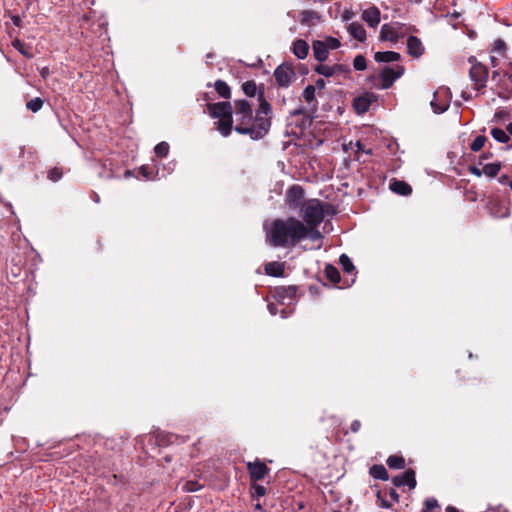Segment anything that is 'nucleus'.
Instances as JSON below:
<instances>
[{
    "instance_id": "nucleus-11",
    "label": "nucleus",
    "mask_w": 512,
    "mask_h": 512,
    "mask_svg": "<svg viewBox=\"0 0 512 512\" xmlns=\"http://www.w3.org/2000/svg\"><path fill=\"white\" fill-rule=\"evenodd\" d=\"M248 470L251 478L254 480H262L267 473V466L263 462L256 461L254 463H248Z\"/></svg>"
},
{
    "instance_id": "nucleus-48",
    "label": "nucleus",
    "mask_w": 512,
    "mask_h": 512,
    "mask_svg": "<svg viewBox=\"0 0 512 512\" xmlns=\"http://www.w3.org/2000/svg\"><path fill=\"white\" fill-rule=\"evenodd\" d=\"M268 309H269V312L273 315L276 314V306L274 304H269L268 305Z\"/></svg>"
},
{
    "instance_id": "nucleus-43",
    "label": "nucleus",
    "mask_w": 512,
    "mask_h": 512,
    "mask_svg": "<svg viewBox=\"0 0 512 512\" xmlns=\"http://www.w3.org/2000/svg\"><path fill=\"white\" fill-rule=\"evenodd\" d=\"M470 172L472 174L476 175L477 177H480V176H482V174H484L483 169L481 170L475 166L470 167Z\"/></svg>"
},
{
    "instance_id": "nucleus-32",
    "label": "nucleus",
    "mask_w": 512,
    "mask_h": 512,
    "mask_svg": "<svg viewBox=\"0 0 512 512\" xmlns=\"http://www.w3.org/2000/svg\"><path fill=\"white\" fill-rule=\"evenodd\" d=\"M316 87L308 85L303 91V98L307 103H312L315 100Z\"/></svg>"
},
{
    "instance_id": "nucleus-18",
    "label": "nucleus",
    "mask_w": 512,
    "mask_h": 512,
    "mask_svg": "<svg viewBox=\"0 0 512 512\" xmlns=\"http://www.w3.org/2000/svg\"><path fill=\"white\" fill-rule=\"evenodd\" d=\"M340 70L341 67L339 65L329 66L326 64H319L315 67V71L325 77H330Z\"/></svg>"
},
{
    "instance_id": "nucleus-29",
    "label": "nucleus",
    "mask_w": 512,
    "mask_h": 512,
    "mask_svg": "<svg viewBox=\"0 0 512 512\" xmlns=\"http://www.w3.org/2000/svg\"><path fill=\"white\" fill-rule=\"evenodd\" d=\"M325 274L331 282L337 283L340 279L339 271L331 265L326 266Z\"/></svg>"
},
{
    "instance_id": "nucleus-1",
    "label": "nucleus",
    "mask_w": 512,
    "mask_h": 512,
    "mask_svg": "<svg viewBox=\"0 0 512 512\" xmlns=\"http://www.w3.org/2000/svg\"><path fill=\"white\" fill-rule=\"evenodd\" d=\"M208 110L213 118L218 119L215 125L224 137L231 133L233 113L236 117L235 131L249 135L253 140L263 138L271 126L270 114L272 108L262 95L259 97V107L255 117L252 114V105L245 99L235 100L233 106L230 102L209 104Z\"/></svg>"
},
{
    "instance_id": "nucleus-8",
    "label": "nucleus",
    "mask_w": 512,
    "mask_h": 512,
    "mask_svg": "<svg viewBox=\"0 0 512 512\" xmlns=\"http://www.w3.org/2000/svg\"><path fill=\"white\" fill-rule=\"evenodd\" d=\"M470 77L475 84V89L480 90L485 86L487 71L481 64L473 65L470 69Z\"/></svg>"
},
{
    "instance_id": "nucleus-28",
    "label": "nucleus",
    "mask_w": 512,
    "mask_h": 512,
    "mask_svg": "<svg viewBox=\"0 0 512 512\" xmlns=\"http://www.w3.org/2000/svg\"><path fill=\"white\" fill-rule=\"evenodd\" d=\"M339 262L346 273L351 274L354 271L355 267L347 255L342 254L340 256Z\"/></svg>"
},
{
    "instance_id": "nucleus-45",
    "label": "nucleus",
    "mask_w": 512,
    "mask_h": 512,
    "mask_svg": "<svg viewBox=\"0 0 512 512\" xmlns=\"http://www.w3.org/2000/svg\"><path fill=\"white\" fill-rule=\"evenodd\" d=\"M314 87H316V89H319V90L324 89L325 81L323 79H321V78L316 80Z\"/></svg>"
},
{
    "instance_id": "nucleus-42",
    "label": "nucleus",
    "mask_w": 512,
    "mask_h": 512,
    "mask_svg": "<svg viewBox=\"0 0 512 512\" xmlns=\"http://www.w3.org/2000/svg\"><path fill=\"white\" fill-rule=\"evenodd\" d=\"M12 45H13V47H14L15 49H17V50H18L20 53H22L23 55H25V56H29V55L25 52V50H24V43H23V42H21L20 40H18V39L14 40V41H13V43H12Z\"/></svg>"
},
{
    "instance_id": "nucleus-3",
    "label": "nucleus",
    "mask_w": 512,
    "mask_h": 512,
    "mask_svg": "<svg viewBox=\"0 0 512 512\" xmlns=\"http://www.w3.org/2000/svg\"><path fill=\"white\" fill-rule=\"evenodd\" d=\"M329 207L330 206L328 204H324L318 199H309L303 203L300 209V215L306 225L311 228H317L324 220Z\"/></svg>"
},
{
    "instance_id": "nucleus-7",
    "label": "nucleus",
    "mask_w": 512,
    "mask_h": 512,
    "mask_svg": "<svg viewBox=\"0 0 512 512\" xmlns=\"http://www.w3.org/2000/svg\"><path fill=\"white\" fill-rule=\"evenodd\" d=\"M274 76L280 86L287 87L291 84L295 73L289 66L281 65L275 70Z\"/></svg>"
},
{
    "instance_id": "nucleus-2",
    "label": "nucleus",
    "mask_w": 512,
    "mask_h": 512,
    "mask_svg": "<svg viewBox=\"0 0 512 512\" xmlns=\"http://www.w3.org/2000/svg\"><path fill=\"white\" fill-rule=\"evenodd\" d=\"M307 232L305 224L294 217L276 219L269 227L266 226L267 240L274 247L295 246L307 237Z\"/></svg>"
},
{
    "instance_id": "nucleus-37",
    "label": "nucleus",
    "mask_w": 512,
    "mask_h": 512,
    "mask_svg": "<svg viewBox=\"0 0 512 512\" xmlns=\"http://www.w3.org/2000/svg\"><path fill=\"white\" fill-rule=\"evenodd\" d=\"M308 228L307 237L311 240H318L321 238V233L316 228H311L308 225H305Z\"/></svg>"
},
{
    "instance_id": "nucleus-6",
    "label": "nucleus",
    "mask_w": 512,
    "mask_h": 512,
    "mask_svg": "<svg viewBox=\"0 0 512 512\" xmlns=\"http://www.w3.org/2000/svg\"><path fill=\"white\" fill-rule=\"evenodd\" d=\"M304 200V190L299 185L291 186L286 192V204L290 209H301Z\"/></svg>"
},
{
    "instance_id": "nucleus-19",
    "label": "nucleus",
    "mask_w": 512,
    "mask_h": 512,
    "mask_svg": "<svg viewBox=\"0 0 512 512\" xmlns=\"http://www.w3.org/2000/svg\"><path fill=\"white\" fill-rule=\"evenodd\" d=\"M284 267L279 262H269L265 265V272L270 276H281L283 274Z\"/></svg>"
},
{
    "instance_id": "nucleus-56",
    "label": "nucleus",
    "mask_w": 512,
    "mask_h": 512,
    "mask_svg": "<svg viewBox=\"0 0 512 512\" xmlns=\"http://www.w3.org/2000/svg\"><path fill=\"white\" fill-rule=\"evenodd\" d=\"M94 200H95L96 202H98V201H99V197H98L97 195H95Z\"/></svg>"
},
{
    "instance_id": "nucleus-25",
    "label": "nucleus",
    "mask_w": 512,
    "mask_h": 512,
    "mask_svg": "<svg viewBox=\"0 0 512 512\" xmlns=\"http://www.w3.org/2000/svg\"><path fill=\"white\" fill-rule=\"evenodd\" d=\"M491 135L496 141L500 143H507L510 140L509 135L500 128H493L491 130Z\"/></svg>"
},
{
    "instance_id": "nucleus-20",
    "label": "nucleus",
    "mask_w": 512,
    "mask_h": 512,
    "mask_svg": "<svg viewBox=\"0 0 512 512\" xmlns=\"http://www.w3.org/2000/svg\"><path fill=\"white\" fill-rule=\"evenodd\" d=\"M370 104L371 102L367 96H361L354 100V108L360 114L367 112Z\"/></svg>"
},
{
    "instance_id": "nucleus-54",
    "label": "nucleus",
    "mask_w": 512,
    "mask_h": 512,
    "mask_svg": "<svg viewBox=\"0 0 512 512\" xmlns=\"http://www.w3.org/2000/svg\"><path fill=\"white\" fill-rule=\"evenodd\" d=\"M47 72H48L47 69H43L42 75L45 76Z\"/></svg>"
},
{
    "instance_id": "nucleus-41",
    "label": "nucleus",
    "mask_w": 512,
    "mask_h": 512,
    "mask_svg": "<svg viewBox=\"0 0 512 512\" xmlns=\"http://www.w3.org/2000/svg\"><path fill=\"white\" fill-rule=\"evenodd\" d=\"M425 507H426L427 510L431 511V510H433V509L438 507V502L434 498H428L425 501Z\"/></svg>"
},
{
    "instance_id": "nucleus-4",
    "label": "nucleus",
    "mask_w": 512,
    "mask_h": 512,
    "mask_svg": "<svg viewBox=\"0 0 512 512\" xmlns=\"http://www.w3.org/2000/svg\"><path fill=\"white\" fill-rule=\"evenodd\" d=\"M407 33V27L404 24L395 22L384 24L381 27L380 37L385 41L395 42L399 38L404 37Z\"/></svg>"
},
{
    "instance_id": "nucleus-35",
    "label": "nucleus",
    "mask_w": 512,
    "mask_h": 512,
    "mask_svg": "<svg viewBox=\"0 0 512 512\" xmlns=\"http://www.w3.org/2000/svg\"><path fill=\"white\" fill-rule=\"evenodd\" d=\"M486 137L485 136H477L473 142L471 143V149L475 152L481 150L485 145Z\"/></svg>"
},
{
    "instance_id": "nucleus-23",
    "label": "nucleus",
    "mask_w": 512,
    "mask_h": 512,
    "mask_svg": "<svg viewBox=\"0 0 512 512\" xmlns=\"http://www.w3.org/2000/svg\"><path fill=\"white\" fill-rule=\"evenodd\" d=\"M214 87L220 97L226 98V99L230 98L231 91H230V87L228 86V84L226 82H224L222 80H217L214 84Z\"/></svg>"
},
{
    "instance_id": "nucleus-50",
    "label": "nucleus",
    "mask_w": 512,
    "mask_h": 512,
    "mask_svg": "<svg viewBox=\"0 0 512 512\" xmlns=\"http://www.w3.org/2000/svg\"><path fill=\"white\" fill-rule=\"evenodd\" d=\"M256 492H257V494H258L259 496H262V495H264V493H265V489H264L262 486H258V487L256 488Z\"/></svg>"
},
{
    "instance_id": "nucleus-12",
    "label": "nucleus",
    "mask_w": 512,
    "mask_h": 512,
    "mask_svg": "<svg viewBox=\"0 0 512 512\" xmlns=\"http://www.w3.org/2000/svg\"><path fill=\"white\" fill-rule=\"evenodd\" d=\"M408 53L413 57H420L424 53V47L421 40L415 36H410L407 40Z\"/></svg>"
},
{
    "instance_id": "nucleus-44",
    "label": "nucleus",
    "mask_w": 512,
    "mask_h": 512,
    "mask_svg": "<svg viewBox=\"0 0 512 512\" xmlns=\"http://www.w3.org/2000/svg\"><path fill=\"white\" fill-rule=\"evenodd\" d=\"M360 427H361V423L358 420L353 421L351 424V430L355 433L359 431Z\"/></svg>"
},
{
    "instance_id": "nucleus-33",
    "label": "nucleus",
    "mask_w": 512,
    "mask_h": 512,
    "mask_svg": "<svg viewBox=\"0 0 512 512\" xmlns=\"http://www.w3.org/2000/svg\"><path fill=\"white\" fill-rule=\"evenodd\" d=\"M154 151L158 157H165L169 152V145L167 142H160L155 146Z\"/></svg>"
},
{
    "instance_id": "nucleus-53",
    "label": "nucleus",
    "mask_w": 512,
    "mask_h": 512,
    "mask_svg": "<svg viewBox=\"0 0 512 512\" xmlns=\"http://www.w3.org/2000/svg\"><path fill=\"white\" fill-rule=\"evenodd\" d=\"M507 131H508L509 134L512 135V123L507 125Z\"/></svg>"
},
{
    "instance_id": "nucleus-38",
    "label": "nucleus",
    "mask_w": 512,
    "mask_h": 512,
    "mask_svg": "<svg viewBox=\"0 0 512 512\" xmlns=\"http://www.w3.org/2000/svg\"><path fill=\"white\" fill-rule=\"evenodd\" d=\"M324 43L327 45V49H336L340 46V41L333 37L327 38Z\"/></svg>"
},
{
    "instance_id": "nucleus-51",
    "label": "nucleus",
    "mask_w": 512,
    "mask_h": 512,
    "mask_svg": "<svg viewBox=\"0 0 512 512\" xmlns=\"http://www.w3.org/2000/svg\"><path fill=\"white\" fill-rule=\"evenodd\" d=\"M446 512H459V511L453 506H448L446 508Z\"/></svg>"
},
{
    "instance_id": "nucleus-17",
    "label": "nucleus",
    "mask_w": 512,
    "mask_h": 512,
    "mask_svg": "<svg viewBox=\"0 0 512 512\" xmlns=\"http://www.w3.org/2000/svg\"><path fill=\"white\" fill-rule=\"evenodd\" d=\"M313 52L317 60L324 61L328 56L327 45L322 41H316L313 44Z\"/></svg>"
},
{
    "instance_id": "nucleus-14",
    "label": "nucleus",
    "mask_w": 512,
    "mask_h": 512,
    "mask_svg": "<svg viewBox=\"0 0 512 512\" xmlns=\"http://www.w3.org/2000/svg\"><path fill=\"white\" fill-rule=\"evenodd\" d=\"M348 32L356 40L363 42L366 39V31L359 22H352L348 25Z\"/></svg>"
},
{
    "instance_id": "nucleus-30",
    "label": "nucleus",
    "mask_w": 512,
    "mask_h": 512,
    "mask_svg": "<svg viewBox=\"0 0 512 512\" xmlns=\"http://www.w3.org/2000/svg\"><path fill=\"white\" fill-rule=\"evenodd\" d=\"M202 487V484H200L198 481L189 480L183 484L182 489L186 492H196L199 491Z\"/></svg>"
},
{
    "instance_id": "nucleus-9",
    "label": "nucleus",
    "mask_w": 512,
    "mask_h": 512,
    "mask_svg": "<svg viewBox=\"0 0 512 512\" xmlns=\"http://www.w3.org/2000/svg\"><path fill=\"white\" fill-rule=\"evenodd\" d=\"M392 481L398 487L408 486L413 489L416 486L415 473L412 470H407L403 474L395 476Z\"/></svg>"
},
{
    "instance_id": "nucleus-31",
    "label": "nucleus",
    "mask_w": 512,
    "mask_h": 512,
    "mask_svg": "<svg viewBox=\"0 0 512 512\" xmlns=\"http://www.w3.org/2000/svg\"><path fill=\"white\" fill-rule=\"evenodd\" d=\"M242 89L247 96L253 97L256 95L257 86H256L255 82L247 81V82L243 83Z\"/></svg>"
},
{
    "instance_id": "nucleus-39",
    "label": "nucleus",
    "mask_w": 512,
    "mask_h": 512,
    "mask_svg": "<svg viewBox=\"0 0 512 512\" xmlns=\"http://www.w3.org/2000/svg\"><path fill=\"white\" fill-rule=\"evenodd\" d=\"M48 177L52 181H58L62 177V172L58 168L49 171Z\"/></svg>"
},
{
    "instance_id": "nucleus-40",
    "label": "nucleus",
    "mask_w": 512,
    "mask_h": 512,
    "mask_svg": "<svg viewBox=\"0 0 512 512\" xmlns=\"http://www.w3.org/2000/svg\"><path fill=\"white\" fill-rule=\"evenodd\" d=\"M505 42L501 39H498L494 42L493 50L502 53L505 50Z\"/></svg>"
},
{
    "instance_id": "nucleus-49",
    "label": "nucleus",
    "mask_w": 512,
    "mask_h": 512,
    "mask_svg": "<svg viewBox=\"0 0 512 512\" xmlns=\"http://www.w3.org/2000/svg\"><path fill=\"white\" fill-rule=\"evenodd\" d=\"M12 21H13V23H14L16 26H20L21 20H20L19 16H13V17H12Z\"/></svg>"
},
{
    "instance_id": "nucleus-27",
    "label": "nucleus",
    "mask_w": 512,
    "mask_h": 512,
    "mask_svg": "<svg viewBox=\"0 0 512 512\" xmlns=\"http://www.w3.org/2000/svg\"><path fill=\"white\" fill-rule=\"evenodd\" d=\"M387 464L390 468L401 469L404 467L405 461L403 457L393 455L387 459Z\"/></svg>"
},
{
    "instance_id": "nucleus-15",
    "label": "nucleus",
    "mask_w": 512,
    "mask_h": 512,
    "mask_svg": "<svg viewBox=\"0 0 512 512\" xmlns=\"http://www.w3.org/2000/svg\"><path fill=\"white\" fill-rule=\"evenodd\" d=\"M292 51L297 58L305 59L309 52V46L306 41L299 39L293 43Z\"/></svg>"
},
{
    "instance_id": "nucleus-21",
    "label": "nucleus",
    "mask_w": 512,
    "mask_h": 512,
    "mask_svg": "<svg viewBox=\"0 0 512 512\" xmlns=\"http://www.w3.org/2000/svg\"><path fill=\"white\" fill-rule=\"evenodd\" d=\"M390 187L394 192L400 195H408L412 191L411 187L404 181H394L391 183Z\"/></svg>"
},
{
    "instance_id": "nucleus-5",
    "label": "nucleus",
    "mask_w": 512,
    "mask_h": 512,
    "mask_svg": "<svg viewBox=\"0 0 512 512\" xmlns=\"http://www.w3.org/2000/svg\"><path fill=\"white\" fill-rule=\"evenodd\" d=\"M404 73V67L397 65L396 67H385L380 73V88H389L394 81L402 76Z\"/></svg>"
},
{
    "instance_id": "nucleus-13",
    "label": "nucleus",
    "mask_w": 512,
    "mask_h": 512,
    "mask_svg": "<svg viewBox=\"0 0 512 512\" xmlns=\"http://www.w3.org/2000/svg\"><path fill=\"white\" fill-rule=\"evenodd\" d=\"M362 19L367 22L371 27H376L380 22V11L378 8L372 6L364 10Z\"/></svg>"
},
{
    "instance_id": "nucleus-34",
    "label": "nucleus",
    "mask_w": 512,
    "mask_h": 512,
    "mask_svg": "<svg viewBox=\"0 0 512 512\" xmlns=\"http://www.w3.org/2000/svg\"><path fill=\"white\" fill-rule=\"evenodd\" d=\"M353 66L356 70L358 71H363L366 69L367 67V64H366V59L364 56L362 55H357L355 58H354V61H353Z\"/></svg>"
},
{
    "instance_id": "nucleus-55",
    "label": "nucleus",
    "mask_w": 512,
    "mask_h": 512,
    "mask_svg": "<svg viewBox=\"0 0 512 512\" xmlns=\"http://www.w3.org/2000/svg\"><path fill=\"white\" fill-rule=\"evenodd\" d=\"M508 184H509V187H510V188H511V190H512V179L509 181V183H508Z\"/></svg>"
},
{
    "instance_id": "nucleus-52",
    "label": "nucleus",
    "mask_w": 512,
    "mask_h": 512,
    "mask_svg": "<svg viewBox=\"0 0 512 512\" xmlns=\"http://www.w3.org/2000/svg\"><path fill=\"white\" fill-rule=\"evenodd\" d=\"M356 146H357V152L364 151L363 145L360 142H357Z\"/></svg>"
},
{
    "instance_id": "nucleus-16",
    "label": "nucleus",
    "mask_w": 512,
    "mask_h": 512,
    "mask_svg": "<svg viewBox=\"0 0 512 512\" xmlns=\"http://www.w3.org/2000/svg\"><path fill=\"white\" fill-rule=\"evenodd\" d=\"M374 59L377 62H395L400 59V54L394 51L376 52Z\"/></svg>"
},
{
    "instance_id": "nucleus-22",
    "label": "nucleus",
    "mask_w": 512,
    "mask_h": 512,
    "mask_svg": "<svg viewBox=\"0 0 512 512\" xmlns=\"http://www.w3.org/2000/svg\"><path fill=\"white\" fill-rule=\"evenodd\" d=\"M318 19L319 15L315 11L305 10L300 14V22L305 25H312Z\"/></svg>"
},
{
    "instance_id": "nucleus-24",
    "label": "nucleus",
    "mask_w": 512,
    "mask_h": 512,
    "mask_svg": "<svg viewBox=\"0 0 512 512\" xmlns=\"http://www.w3.org/2000/svg\"><path fill=\"white\" fill-rule=\"evenodd\" d=\"M370 474L376 478L381 480L388 479V473L384 466L382 465H374L370 468Z\"/></svg>"
},
{
    "instance_id": "nucleus-10",
    "label": "nucleus",
    "mask_w": 512,
    "mask_h": 512,
    "mask_svg": "<svg viewBox=\"0 0 512 512\" xmlns=\"http://www.w3.org/2000/svg\"><path fill=\"white\" fill-rule=\"evenodd\" d=\"M442 94H446V90H437L434 93V98L430 103L433 111L438 114L446 111L449 106V101L446 98L440 100Z\"/></svg>"
},
{
    "instance_id": "nucleus-47",
    "label": "nucleus",
    "mask_w": 512,
    "mask_h": 512,
    "mask_svg": "<svg viewBox=\"0 0 512 512\" xmlns=\"http://www.w3.org/2000/svg\"><path fill=\"white\" fill-rule=\"evenodd\" d=\"M498 181L501 183V184H505L506 182L509 183V178L507 175H502L499 177Z\"/></svg>"
},
{
    "instance_id": "nucleus-26",
    "label": "nucleus",
    "mask_w": 512,
    "mask_h": 512,
    "mask_svg": "<svg viewBox=\"0 0 512 512\" xmlns=\"http://www.w3.org/2000/svg\"><path fill=\"white\" fill-rule=\"evenodd\" d=\"M500 169H501V164L499 162L490 163V164H486L483 167V172L488 177H495L498 174V172L500 171Z\"/></svg>"
},
{
    "instance_id": "nucleus-46",
    "label": "nucleus",
    "mask_w": 512,
    "mask_h": 512,
    "mask_svg": "<svg viewBox=\"0 0 512 512\" xmlns=\"http://www.w3.org/2000/svg\"><path fill=\"white\" fill-rule=\"evenodd\" d=\"M351 17H352V13L350 11H348V10H345L343 12V14H342V20L343 21H348V20L351 19Z\"/></svg>"
},
{
    "instance_id": "nucleus-36",
    "label": "nucleus",
    "mask_w": 512,
    "mask_h": 512,
    "mask_svg": "<svg viewBox=\"0 0 512 512\" xmlns=\"http://www.w3.org/2000/svg\"><path fill=\"white\" fill-rule=\"evenodd\" d=\"M43 106V101L40 98H34L27 103V108L33 112L39 111Z\"/></svg>"
}]
</instances>
